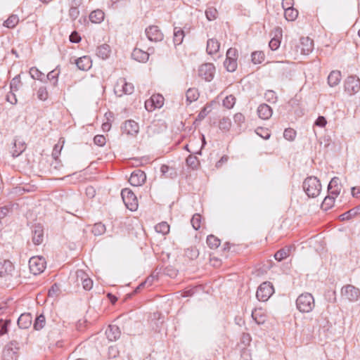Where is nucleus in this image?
<instances>
[{"mask_svg":"<svg viewBox=\"0 0 360 360\" xmlns=\"http://www.w3.org/2000/svg\"><path fill=\"white\" fill-rule=\"evenodd\" d=\"M302 188L308 197L316 198L321 191V184L317 177L310 176L304 180Z\"/></svg>","mask_w":360,"mask_h":360,"instance_id":"f257e3e1","label":"nucleus"},{"mask_svg":"<svg viewBox=\"0 0 360 360\" xmlns=\"http://www.w3.org/2000/svg\"><path fill=\"white\" fill-rule=\"evenodd\" d=\"M296 306L300 312L309 313L314 308V298L309 292L302 293L297 298Z\"/></svg>","mask_w":360,"mask_h":360,"instance_id":"f03ea898","label":"nucleus"},{"mask_svg":"<svg viewBox=\"0 0 360 360\" xmlns=\"http://www.w3.org/2000/svg\"><path fill=\"white\" fill-rule=\"evenodd\" d=\"M133 84L127 82L124 78H120L114 87L115 94L121 97L124 94L130 95L134 92Z\"/></svg>","mask_w":360,"mask_h":360,"instance_id":"7ed1b4c3","label":"nucleus"},{"mask_svg":"<svg viewBox=\"0 0 360 360\" xmlns=\"http://www.w3.org/2000/svg\"><path fill=\"white\" fill-rule=\"evenodd\" d=\"M274 292L273 285L270 282L262 283L257 288V298L262 302L267 301Z\"/></svg>","mask_w":360,"mask_h":360,"instance_id":"20e7f679","label":"nucleus"},{"mask_svg":"<svg viewBox=\"0 0 360 360\" xmlns=\"http://www.w3.org/2000/svg\"><path fill=\"white\" fill-rule=\"evenodd\" d=\"M121 195L126 207L131 210H136L138 207V200L134 192L129 188L122 190Z\"/></svg>","mask_w":360,"mask_h":360,"instance_id":"39448f33","label":"nucleus"},{"mask_svg":"<svg viewBox=\"0 0 360 360\" xmlns=\"http://www.w3.org/2000/svg\"><path fill=\"white\" fill-rule=\"evenodd\" d=\"M341 296L349 302H356L360 298V290L352 285H346L341 289Z\"/></svg>","mask_w":360,"mask_h":360,"instance_id":"423d86ee","label":"nucleus"},{"mask_svg":"<svg viewBox=\"0 0 360 360\" xmlns=\"http://www.w3.org/2000/svg\"><path fill=\"white\" fill-rule=\"evenodd\" d=\"M29 268L34 275L42 273L46 268V261L43 257H32L29 260Z\"/></svg>","mask_w":360,"mask_h":360,"instance_id":"0eeeda50","label":"nucleus"},{"mask_svg":"<svg viewBox=\"0 0 360 360\" xmlns=\"http://www.w3.org/2000/svg\"><path fill=\"white\" fill-rule=\"evenodd\" d=\"M19 343L16 340H11L4 348L3 356L6 360L16 359V354L19 350Z\"/></svg>","mask_w":360,"mask_h":360,"instance_id":"6e6552de","label":"nucleus"},{"mask_svg":"<svg viewBox=\"0 0 360 360\" xmlns=\"http://www.w3.org/2000/svg\"><path fill=\"white\" fill-rule=\"evenodd\" d=\"M345 90L352 95L360 90V79L356 76H349L345 81Z\"/></svg>","mask_w":360,"mask_h":360,"instance_id":"1a4fd4ad","label":"nucleus"},{"mask_svg":"<svg viewBox=\"0 0 360 360\" xmlns=\"http://www.w3.org/2000/svg\"><path fill=\"white\" fill-rule=\"evenodd\" d=\"M15 273V267L9 260L0 261V276L6 280L13 277Z\"/></svg>","mask_w":360,"mask_h":360,"instance_id":"9d476101","label":"nucleus"},{"mask_svg":"<svg viewBox=\"0 0 360 360\" xmlns=\"http://www.w3.org/2000/svg\"><path fill=\"white\" fill-rule=\"evenodd\" d=\"M214 72L215 67L212 63L202 64L198 70L199 76L207 82H210L214 78Z\"/></svg>","mask_w":360,"mask_h":360,"instance_id":"9b49d317","label":"nucleus"},{"mask_svg":"<svg viewBox=\"0 0 360 360\" xmlns=\"http://www.w3.org/2000/svg\"><path fill=\"white\" fill-rule=\"evenodd\" d=\"M164 97L160 94H154L150 99L146 101L145 108L148 111H153L155 108H160L164 104Z\"/></svg>","mask_w":360,"mask_h":360,"instance_id":"f8f14e48","label":"nucleus"},{"mask_svg":"<svg viewBox=\"0 0 360 360\" xmlns=\"http://www.w3.org/2000/svg\"><path fill=\"white\" fill-rule=\"evenodd\" d=\"M146 179V174L140 169H136L131 173L129 182L133 186H139L145 183Z\"/></svg>","mask_w":360,"mask_h":360,"instance_id":"ddd939ff","label":"nucleus"},{"mask_svg":"<svg viewBox=\"0 0 360 360\" xmlns=\"http://www.w3.org/2000/svg\"><path fill=\"white\" fill-rule=\"evenodd\" d=\"M314 49V42L309 37H302L300 44L297 46V51L303 55H309Z\"/></svg>","mask_w":360,"mask_h":360,"instance_id":"4468645a","label":"nucleus"},{"mask_svg":"<svg viewBox=\"0 0 360 360\" xmlns=\"http://www.w3.org/2000/svg\"><path fill=\"white\" fill-rule=\"evenodd\" d=\"M146 34L151 41H160L163 39V34L158 26L151 25L146 29Z\"/></svg>","mask_w":360,"mask_h":360,"instance_id":"2eb2a0df","label":"nucleus"},{"mask_svg":"<svg viewBox=\"0 0 360 360\" xmlns=\"http://www.w3.org/2000/svg\"><path fill=\"white\" fill-rule=\"evenodd\" d=\"M122 131L123 133L127 135L136 136L139 131V126L134 120H127L124 123Z\"/></svg>","mask_w":360,"mask_h":360,"instance_id":"dca6fc26","label":"nucleus"},{"mask_svg":"<svg viewBox=\"0 0 360 360\" xmlns=\"http://www.w3.org/2000/svg\"><path fill=\"white\" fill-rule=\"evenodd\" d=\"M32 242L34 245H40L44 240V229L40 224H35L32 230Z\"/></svg>","mask_w":360,"mask_h":360,"instance_id":"f3484780","label":"nucleus"},{"mask_svg":"<svg viewBox=\"0 0 360 360\" xmlns=\"http://www.w3.org/2000/svg\"><path fill=\"white\" fill-rule=\"evenodd\" d=\"M342 185L340 182V179L337 176L333 177L328 186V191L329 194L338 196L340 193Z\"/></svg>","mask_w":360,"mask_h":360,"instance_id":"a211bd4d","label":"nucleus"},{"mask_svg":"<svg viewBox=\"0 0 360 360\" xmlns=\"http://www.w3.org/2000/svg\"><path fill=\"white\" fill-rule=\"evenodd\" d=\"M105 335L110 341H115L120 337L121 331L118 326L110 325L105 330Z\"/></svg>","mask_w":360,"mask_h":360,"instance_id":"6ab92c4d","label":"nucleus"},{"mask_svg":"<svg viewBox=\"0 0 360 360\" xmlns=\"http://www.w3.org/2000/svg\"><path fill=\"white\" fill-rule=\"evenodd\" d=\"M258 116L262 120H268L272 115V109L265 103L260 104L257 108Z\"/></svg>","mask_w":360,"mask_h":360,"instance_id":"aec40b11","label":"nucleus"},{"mask_svg":"<svg viewBox=\"0 0 360 360\" xmlns=\"http://www.w3.org/2000/svg\"><path fill=\"white\" fill-rule=\"evenodd\" d=\"M131 57L133 59L139 62L146 63L149 58V53L146 51H143L140 49L136 48L134 49L131 53Z\"/></svg>","mask_w":360,"mask_h":360,"instance_id":"412c9836","label":"nucleus"},{"mask_svg":"<svg viewBox=\"0 0 360 360\" xmlns=\"http://www.w3.org/2000/svg\"><path fill=\"white\" fill-rule=\"evenodd\" d=\"M32 320L30 314H22L18 319V326L20 328H28L32 324Z\"/></svg>","mask_w":360,"mask_h":360,"instance_id":"4be33fe9","label":"nucleus"},{"mask_svg":"<svg viewBox=\"0 0 360 360\" xmlns=\"http://www.w3.org/2000/svg\"><path fill=\"white\" fill-rule=\"evenodd\" d=\"M75 63L81 70H87L91 67V60L89 56H86L77 59Z\"/></svg>","mask_w":360,"mask_h":360,"instance_id":"5701e85b","label":"nucleus"},{"mask_svg":"<svg viewBox=\"0 0 360 360\" xmlns=\"http://www.w3.org/2000/svg\"><path fill=\"white\" fill-rule=\"evenodd\" d=\"M341 80V72L339 70L332 71L328 77V83L330 86L333 87L338 85Z\"/></svg>","mask_w":360,"mask_h":360,"instance_id":"b1692460","label":"nucleus"},{"mask_svg":"<svg viewBox=\"0 0 360 360\" xmlns=\"http://www.w3.org/2000/svg\"><path fill=\"white\" fill-rule=\"evenodd\" d=\"M220 47L219 41L215 39H210L207 42V52L210 55L216 53Z\"/></svg>","mask_w":360,"mask_h":360,"instance_id":"393cba45","label":"nucleus"},{"mask_svg":"<svg viewBox=\"0 0 360 360\" xmlns=\"http://www.w3.org/2000/svg\"><path fill=\"white\" fill-rule=\"evenodd\" d=\"M104 13L101 10L97 9L90 13L89 20L93 23H101L104 20Z\"/></svg>","mask_w":360,"mask_h":360,"instance_id":"a878e982","label":"nucleus"},{"mask_svg":"<svg viewBox=\"0 0 360 360\" xmlns=\"http://www.w3.org/2000/svg\"><path fill=\"white\" fill-rule=\"evenodd\" d=\"M110 53V46L106 44L99 46L96 50V55L102 59H106L109 56Z\"/></svg>","mask_w":360,"mask_h":360,"instance_id":"bb28decb","label":"nucleus"},{"mask_svg":"<svg viewBox=\"0 0 360 360\" xmlns=\"http://www.w3.org/2000/svg\"><path fill=\"white\" fill-rule=\"evenodd\" d=\"M337 196L329 194L327 195L321 203V207L323 210L327 211L333 207L335 199Z\"/></svg>","mask_w":360,"mask_h":360,"instance_id":"cd10ccee","label":"nucleus"},{"mask_svg":"<svg viewBox=\"0 0 360 360\" xmlns=\"http://www.w3.org/2000/svg\"><path fill=\"white\" fill-rule=\"evenodd\" d=\"M186 101L188 103H191L193 101L198 100L199 97L198 90L195 88H190L186 93Z\"/></svg>","mask_w":360,"mask_h":360,"instance_id":"c85d7f7f","label":"nucleus"},{"mask_svg":"<svg viewBox=\"0 0 360 360\" xmlns=\"http://www.w3.org/2000/svg\"><path fill=\"white\" fill-rule=\"evenodd\" d=\"M184 37V32L180 27L174 29V43L175 45H179L182 43Z\"/></svg>","mask_w":360,"mask_h":360,"instance_id":"c756f323","label":"nucleus"},{"mask_svg":"<svg viewBox=\"0 0 360 360\" xmlns=\"http://www.w3.org/2000/svg\"><path fill=\"white\" fill-rule=\"evenodd\" d=\"M290 251V248L285 247L284 248H282L275 253L274 258L278 261H282L283 259H285L287 257L289 256Z\"/></svg>","mask_w":360,"mask_h":360,"instance_id":"7c9ffc66","label":"nucleus"},{"mask_svg":"<svg viewBox=\"0 0 360 360\" xmlns=\"http://www.w3.org/2000/svg\"><path fill=\"white\" fill-rule=\"evenodd\" d=\"M285 18L288 21L295 20L298 16V11L294 8H287L284 12Z\"/></svg>","mask_w":360,"mask_h":360,"instance_id":"2f4dec72","label":"nucleus"},{"mask_svg":"<svg viewBox=\"0 0 360 360\" xmlns=\"http://www.w3.org/2000/svg\"><path fill=\"white\" fill-rule=\"evenodd\" d=\"M224 65L226 68V70L233 72H234L238 67L237 60L226 58Z\"/></svg>","mask_w":360,"mask_h":360,"instance_id":"473e14b6","label":"nucleus"},{"mask_svg":"<svg viewBox=\"0 0 360 360\" xmlns=\"http://www.w3.org/2000/svg\"><path fill=\"white\" fill-rule=\"evenodd\" d=\"M45 324V316L43 314H40L35 319L33 327L36 330H39L44 327Z\"/></svg>","mask_w":360,"mask_h":360,"instance_id":"72a5a7b5","label":"nucleus"},{"mask_svg":"<svg viewBox=\"0 0 360 360\" xmlns=\"http://www.w3.org/2000/svg\"><path fill=\"white\" fill-rule=\"evenodd\" d=\"M18 22V16L17 15H11L6 21H4V25L8 28H13Z\"/></svg>","mask_w":360,"mask_h":360,"instance_id":"f704fd0d","label":"nucleus"},{"mask_svg":"<svg viewBox=\"0 0 360 360\" xmlns=\"http://www.w3.org/2000/svg\"><path fill=\"white\" fill-rule=\"evenodd\" d=\"M22 85L20 75H16L12 79L10 83V89L11 91H17Z\"/></svg>","mask_w":360,"mask_h":360,"instance_id":"c9c22d12","label":"nucleus"},{"mask_svg":"<svg viewBox=\"0 0 360 360\" xmlns=\"http://www.w3.org/2000/svg\"><path fill=\"white\" fill-rule=\"evenodd\" d=\"M155 229L158 233L166 235L169 232V225L167 222L162 221L158 224L155 226Z\"/></svg>","mask_w":360,"mask_h":360,"instance_id":"e433bc0d","label":"nucleus"},{"mask_svg":"<svg viewBox=\"0 0 360 360\" xmlns=\"http://www.w3.org/2000/svg\"><path fill=\"white\" fill-rule=\"evenodd\" d=\"M207 244L211 249H216L220 245V240L213 235H210L207 238Z\"/></svg>","mask_w":360,"mask_h":360,"instance_id":"4c0bfd02","label":"nucleus"},{"mask_svg":"<svg viewBox=\"0 0 360 360\" xmlns=\"http://www.w3.org/2000/svg\"><path fill=\"white\" fill-rule=\"evenodd\" d=\"M252 61L254 64H260L264 60V53L262 51H255L252 53Z\"/></svg>","mask_w":360,"mask_h":360,"instance_id":"58836bf2","label":"nucleus"},{"mask_svg":"<svg viewBox=\"0 0 360 360\" xmlns=\"http://www.w3.org/2000/svg\"><path fill=\"white\" fill-rule=\"evenodd\" d=\"M160 171L163 175H165L166 177H171L175 176L176 175V173L175 170L172 168H170L169 166L166 165H162L160 167Z\"/></svg>","mask_w":360,"mask_h":360,"instance_id":"ea45409f","label":"nucleus"},{"mask_svg":"<svg viewBox=\"0 0 360 360\" xmlns=\"http://www.w3.org/2000/svg\"><path fill=\"white\" fill-rule=\"evenodd\" d=\"M185 256L190 259H195L199 255L198 250L195 247H191L185 250Z\"/></svg>","mask_w":360,"mask_h":360,"instance_id":"a19ab883","label":"nucleus"},{"mask_svg":"<svg viewBox=\"0 0 360 360\" xmlns=\"http://www.w3.org/2000/svg\"><path fill=\"white\" fill-rule=\"evenodd\" d=\"M105 231V226L102 223H96L94 225L91 232L94 236H101Z\"/></svg>","mask_w":360,"mask_h":360,"instance_id":"79ce46f5","label":"nucleus"},{"mask_svg":"<svg viewBox=\"0 0 360 360\" xmlns=\"http://www.w3.org/2000/svg\"><path fill=\"white\" fill-rule=\"evenodd\" d=\"M10 319H0V336H3L8 331V326L11 325Z\"/></svg>","mask_w":360,"mask_h":360,"instance_id":"37998d69","label":"nucleus"},{"mask_svg":"<svg viewBox=\"0 0 360 360\" xmlns=\"http://www.w3.org/2000/svg\"><path fill=\"white\" fill-rule=\"evenodd\" d=\"M235 103H236V98L233 95L227 96L223 100V105L228 109L232 108L234 106Z\"/></svg>","mask_w":360,"mask_h":360,"instance_id":"c03bdc74","label":"nucleus"},{"mask_svg":"<svg viewBox=\"0 0 360 360\" xmlns=\"http://www.w3.org/2000/svg\"><path fill=\"white\" fill-rule=\"evenodd\" d=\"M217 9L214 7H209L205 11L206 18L210 21L215 20L217 17Z\"/></svg>","mask_w":360,"mask_h":360,"instance_id":"a18cd8bd","label":"nucleus"},{"mask_svg":"<svg viewBox=\"0 0 360 360\" xmlns=\"http://www.w3.org/2000/svg\"><path fill=\"white\" fill-rule=\"evenodd\" d=\"M219 127L222 130L229 131L231 127V120L228 117H223L219 121Z\"/></svg>","mask_w":360,"mask_h":360,"instance_id":"49530a36","label":"nucleus"},{"mask_svg":"<svg viewBox=\"0 0 360 360\" xmlns=\"http://www.w3.org/2000/svg\"><path fill=\"white\" fill-rule=\"evenodd\" d=\"M38 99L41 101H46L49 97V93L46 86H41L37 91Z\"/></svg>","mask_w":360,"mask_h":360,"instance_id":"de8ad7c7","label":"nucleus"},{"mask_svg":"<svg viewBox=\"0 0 360 360\" xmlns=\"http://www.w3.org/2000/svg\"><path fill=\"white\" fill-rule=\"evenodd\" d=\"M186 165L192 169H196L199 165V161L195 156L189 155L186 160Z\"/></svg>","mask_w":360,"mask_h":360,"instance_id":"09e8293b","label":"nucleus"},{"mask_svg":"<svg viewBox=\"0 0 360 360\" xmlns=\"http://www.w3.org/2000/svg\"><path fill=\"white\" fill-rule=\"evenodd\" d=\"M30 75L32 78L39 80H42V77L44 75L43 72H41L35 67H32L30 68Z\"/></svg>","mask_w":360,"mask_h":360,"instance_id":"8fccbe9b","label":"nucleus"},{"mask_svg":"<svg viewBox=\"0 0 360 360\" xmlns=\"http://www.w3.org/2000/svg\"><path fill=\"white\" fill-rule=\"evenodd\" d=\"M191 223L194 229L198 230L200 228L201 215L195 214L191 220Z\"/></svg>","mask_w":360,"mask_h":360,"instance_id":"3c124183","label":"nucleus"},{"mask_svg":"<svg viewBox=\"0 0 360 360\" xmlns=\"http://www.w3.org/2000/svg\"><path fill=\"white\" fill-rule=\"evenodd\" d=\"M296 136V131L292 128L285 129L283 132V137L288 141H293Z\"/></svg>","mask_w":360,"mask_h":360,"instance_id":"603ef678","label":"nucleus"},{"mask_svg":"<svg viewBox=\"0 0 360 360\" xmlns=\"http://www.w3.org/2000/svg\"><path fill=\"white\" fill-rule=\"evenodd\" d=\"M59 75V71L57 70L49 72L46 76L47 79L53 82V84L55 86L58 83V77Z\"/></svg>","mask_w":360,"mask_h":360,"instance_id":"864d4df0","label":"nucleus"},{"mask_svg":"<svg viewBox=\"0 0 360 360\" xmlns=\"http://www.w3.org/2000/svg\"><path fill=\"white\" fill-rule=\"evenodd\" d=\"M255 131L257 135L266 140L269 139L271 136V134L268 129L262 127L257 128Z\"/></svg>","mask_w":360,"mask_h":360,"instance_id":"5fc2aeb1","label":"nucleus"},{"mask_svg":"<svg viewBox=\"0 0 360 360\" xmlns=\"http://www.w3.org/2000/svg\"><path fill=\"white\" fill-rule=\"evenodd\" d=\"M94 143L98 146H103L105 143V137L103 135H96L94 138Z\"/></svg>","mask_w":360,"mask_h":360,"instance_id":"6e6d98bb","label":"nucleus"},{"mask_svg":"<svg viewBox=\"0 0 360 360\" xmlns=\"http://www.w3.org/2000/svg\"><path fill=\"white\" fill-rule=\"evenodd\" d=\"M238 56V51L236 49L230 48L228 49V51L226 52V58H230V59L233 58V59L237 60Z\"/></svg>","mask_w":360,"mask_h":360,"instance_id":"4d7b16f0","label":"nucleus"},{"mask_svg":"<svg viewBox=\"0 0 360 360\" xmlns=\"http://www.w3.org/2000/svg\"><path fill=\"white\" fill-rule=\"evenodd\" d=\"M233 120L238 126L241 127V124L245 122V116L242 113L238 112L234 115Z\"/></svg>","mask_w":360,"mask_h":360,"instance_id":"13d9d810","label":"nucleus"},{"mask_svg":"<svg viewBox=\"0 0 360 360\" xmlns=\"http://www.w3.org/2000/svg\"><path fill=\"white\" fill-rule=\"evenodd\" d=\"M79 7H70L69 16L72 20L77 19L79 15Z\"/></svg>","mask_w":360,"mask_h":360,"instance_id":"bf43d9fd","label":"nucleus"},{"mask_svg":"<svg viewBox=\"0 0 360 360\" xmlns=\"http://www.w3.org/2000/svg\"><path fill=\"white\" fill-rule=\"evenodd\" d=\"M356 214V212H355V209H352L345 212L344 214H341L340 217L341 218L342 220L349 219Z\"/></svg>","mask_w":360,"mask_h":360,"instance_id":"052dcab7","label":"nucleus"},{"mask_svg":"<svg viewBox=\"0 0 360 360\" xmlns=\"http://www.w3.org/2000/svg\"><path fill=\"white\" fill-rule=\"evenodd\" d=\"M82 285L86 290H89L92 288L93 281L89 278H82Z\"/></svg>","mask_w":360,"mask_h":360,"instance_id":"680f3d73","label":"nucleus"},{"mask_svg":"<svg viewBox=\"0 0 360 360\" xmlns=\"http://www.w3.org/2000/svg\"><path fill=\"white\" fill-rule=\"evenodd\" d=\"M280 44H281V42H280L279 39L273 38L269 41V46L271 50L275 51L280 46Z\"/></svg>","mask_w":360,"mask_h":360,"instance_id":"e2e57ef3","label":"nucleus"},{"mask_svg":"<svg viewBox=\"0 0 360 360\" xmlns=\"http://www.w3.org/2000/svg\"><path fill=\"white\" fill-rule=\"evenodd\" d=\"M118 354L119 351L115 346H111L108 348V355L110 358H115Z\"/></svg>","mask_w":360,"mask_h":360,"instance_id":"0e129e2a","label":"nucleus"},{"mask_svg":"<svg viewBox=\"0 0 360 360\" xmlns=\"http://www.w3.org/2000/svg\"><path fill=\"white\" fill-rule=\"evenodd\" d=\"M70 41L72 43H79L81 41V37L76 31H74L70 35Z\"/></svg>","mask_w":360,"mask_h":360,"instance_id":"69168bd1","label":"nucleus"},{"mask_svg":"<svg viewBox=\"0 0 360 360\" xmlns=\"http://www.w3.org/2000/svg\"><path fill=\"white\" fill-rule=\"evenodd\" d=\"M6 101L11 104H15L17 103L16 96L14 91H11L6 96Z\"/></svg>","mask_w":360,"mask_h":360,"instance_id":"338daca9","label":"nucleus"},{"mask_svg":"<svg viewBox=\"0 0 360 360\" xmlns=\"http://www.w3.org/2000/svg\"><path fill=\"white\" fill-rule=\"evenodd\" d=\"M326 124V120L323 116H319L315 122V124L321 127H325Z\"/></svg>","mask_w":360,"mask_h":360,"instance_id":"774afa93","label":"nucleus"}]
</instances>
